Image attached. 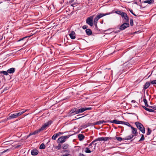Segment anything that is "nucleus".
<instances>
[{"instance_id": "f257e3e1", "label": "nucleus", "mask_w": 156, "mask_h": 156, "mask_svg": "<svg viewBox=\"0 0 156 156\" xmlns=\"http://www.w3.org/2000/svg\"><path fill=\"white\" fill-rule=\"evenodd\" d=\"M135 124L137 128L143 133H145V129L143 125L140 123L136 122L135 123Z\"/></svg>"}, {"instance_id": "f03ea898", "label": "nucleus", "mask_w": 156, "mask_h": 156, "mask_svg": "<svg viewBox=\"0 0 156 156\" xmlns=\"http://www.w3.org/2000/svg\"><path fill=\"white\" fill-rule=\"evenodd\" d=\"M70 136V135H69L61 136L58 139V143H62L66 141V140L69 138Z\"/></svg>"}, {"instance_id": "7ed1b4c3", "label": "nucleus", "mask_w": 156, "mask_h": 156, "mask_svg": "<svg viewBox=\"0 0 156 156\" xmlns=\"http://www.w3.org/2000/svg\"><path fill=\"white\" fill-rule=\"evenodd\" d=\"M93 16H91L87 18L86 20L87 23L91 27L93 26L94 23L93 22Z\"/></svg>"}, {"instance_id": "20e7f679", "label": "nucleus", "mask_w": 156, "mask_h": 156, "mask_svg": "<svg viewBox=\"0 0 156 156\" xmlns=\"http://www.w3.org/2000/svg\"><path fill=\"white\" fill-rule=\"evenodd\" d=\"M92 108L91 107H89V108H87V107H84V108H81L79 109H77L76 108V112L77 113V114H79L80 113H81L82 112H83L87 110H90L92 109Z\"/></svg>"}, {"instance_id": "39448f33", "label": "nucleus", "mask_w": 156, "mask_h": 156, "mask_svg": "<svg viewBox=\"0 0 156 156\" xmlns=\"http://www.w3.org/2000/svg\"><path fill=\"white\" fill-rule=\"evenodd\" d=\"M52 122V121L50 120L45 123L39 129L40 131L41 132L43 130H44L47 127L50 125Z\"/></svg>"}, {"instance_id": "423d86ee", "label": "nucleus", "mask_w": 156, "mask_h": 156, "mask_svg": "<svg viewBox=\"0 0 156 156\" xmlns=\"http://www.w3.org/2000/svg\"><path fill=\"white\" fill-rule=\"evenodd\" d=\"M122 17L123 19V20L124 22L129 23V17H128L127 14L124 12L122 14Z\"/></svg>"}, {"instance_id": "0eeeda50", "label": "nucleus", "mask_w": 156, "mask_h": 156, "mask_svg": "<svg viewBox=\"0 0 156 156\" xmlns=\"http://www.w3.org/2000/svg\"><path fill=\"white\" fill-rule=\"evenodd\" d=\"M129 26V23L124 22L123 24L120 26L119 29L121 30H123Z\"/></svg>"}, {"instance_id": "6e6552de", "label": "nucleus", "mask_w": 156, "mask_h": 156, "mask_svg": "<svg viewBox=\"0 0 156 156\" xmlns=\"http://www.w3.org/2000/svg\"><path fill=\"white\" fill-rule=\"evenodd\" d=\"M112 138L109 137H99L98 138L96 139H95V141H107L109 140H111Z\"/></svg>"}, {"instance_id": "1a4fd4ad", "label": "nucleus", "mask_w": 156, "mask_h": 156, "mask_svg": "<svg viewBox=\"0 0 156 156\" xmlns=\"http://www.w3.org/2000/svg\"><path fill=\"white\" fill-rule=\"evenodd\" d=\"M113 11H112V12L107 13H99L98 14L97 16L98 17V18L99 19H100V18H101L102 17L104 16H106L107 15H109V14H110L113 13Z\"/></svg>"}, {"instance_id": "9d476101", "label": "nucleus", "mask_w": 156, "mask_h": 156, "mask_svg": "<svg viewBox=\"0 0 156 156\" xmlns=\"http://www.w3.org/2000/svg\"><path fill=\"white\" fill-rule=\"evenodd\" d=\"M76 108H74L70 110L69 113V115L70 116L77 114L76 112Z\"/></svg>"}, {"instance_id": "9b49d317", "label": "nucleus", "mask_w": 156, "mask_h": 156, "mask_svg": "<svg viewBox=\"0 0 156 156\" xmlns=\"http://www.w3.org/2000/svg\"><path fill=\"white\" fill-rule=\"evenodd\" d=\"M132 129V135H133L134 136H136L137 134V129L136 128L133 127L132 126H131V127Z\"/></svg>"}, {"instance_id": "f8f14e48", "label": "nucleus", "mask_w": 156, "mask_h": 156, "mask_svg": "<svg viewBox=\"0 0 156 156\" xmlns=\"http://www.w3.org/2000/svg\"><path fill=\"white\" fill-rule=\"evenodd\" d=\"M109 122L115 123L116 124H122V121H119L116 119H115L113 120L109 121Z\"/></svg>"}, {"instance_id": "ddd939ff", "label": "nucleus", "mask_w": 156, "mask_h": 156, "mask_svg": "<svg viewBox=\"0 0 156 156\" xmlns=\"http://www.w3.org/2000/svg\"><path fill=\"white\" fill-rule=\"evenodd\" d=\"M151 83L150 82L147 81V82L144 85L143 87V90H145L146 89L148 88L150 86V85Z\"/></svg>"}, {"instance_id": "4468645a", "label": "nucleus", "mask_w": 156, "mask_h": 156, "mask_svg": "<svg viewBox=\"0 0 156 156\" xmlns=\"http://www.w3.org/2000/svg\"><path fill=\"white\" fill-rule=\"evenodd\" d=\"M40 132V131L39 130V129H37V130H36L34 132H32V133H30L28 135L27 137V138H28L30 136H31L32 135H35L37 133H39V132Z\"/></svg>"}, {"instance_id": "2eb2a0df", "label": "nucleus", "mask_w": 156, "mask_h": 156, "mask_svg": "<svg viewBox=\"0 0 156 156\" xmlns=\"http://www.w3.org/2000/svg\"><path fill=\"white\" fill-rule=\"evenodd\" d=\"M70 37L72 39H74L76 37V34L74 31H72L69 34Z\"/></svg>"}, {"instance_id": "dca6fc26", "label": "nucleus", "mask_w": 156, "mask_h": 156, "mask_svg": "<svg viewBox=\"0 0 156 156\" xmlns=\"http://www.w3.org/2000/svg\"><path fill=\"white\" fill-rule=\"evenodd\" d=\"M17 118L16 113L11 114L7 118L8 119H11L15 118Z\"/></svg>"}, {"instance_id": "f3484780", "label": "nucleus", "mask_w": 156, "mask_h": 156, "mask_svg": "<svg viewBox=\"0 0 156 156\" xmlns=\"http://www.w3.org/2000/svg\"><path fill=\"white\" fill-rule=\"evenodd\" d=\"M85 32L87 35L90 36L92 34V31L91 29H87L85 30Z\"/></svg>"}, {"instance_id": "a211bd4d", "label": "nucleus", "mask_w": 156, "mask_h": 156, "mask_svg": "<svg viewBox=\"0 0 156 156\" xmlns=\"http://www.w3.org/2000/svg\"><path fill=\"white\" fill-rule=\"evenodd\" d=\"M38 151L36 149H33L31 151V154L33 155H36L37 154Z\"/></svg>"}, {"instance_id": "6ab92c4d", "label": "nucleus", "mask_w": 156, "mask_h": 156, "mask_svg": "<svg viewBox=\"0 0 156 156\" xmlns=\"http://www.w3.org/2000/svg\"><path fill=\"white\" fill-rule=\"evenodd\" d=\"M154 0H147L142 2V3H147L149 4H152L154 3Z\"/></svg>"}, {"instance_id": "aec40b11", "label": "nucleus", "mask_w": 156, "mask_h": 156, "mask_svg": "<svg viewBox=\"0 0 156 156\" xmlns=\"http://www.w3.org/2000/svg\"><path fill=\"white\" fill-rule=\"evenodd\" d=\"M133 137H134V135H133L131 134L129 136H126L125 137L123 138V139H124V140H130L131 139H132V138H133Z\"/></svg>"}, {"instance_id": "412c9836", "label": "nucleus", "mask_w": 156, "mask_h": 156, "mask_svg": "<svg viewBox=\"0 0 156 156\" xmlns=\"http://www.w3.org/2000/svg\"><path fill=\"white\" fill-rule=\"evenodd\" d=\"M15 70V69L14 68H11L7 70V72L8 73L11 74L13 73Z\"/></svg>"}, {"instance_id": "4be33fe9", "label": "nucleus", "mask_w": 156, "mask_h": 156, "mask_svg": "<svg viewBox=\"0 0 156 156\" xmlns=\"http://www.w3.org/2000/svg\"><path fill=\"white\" fill-rule=\"evenodd\" d=\"M109 121H105L104 120H99V121L97 122V123L98 124V125H100L102 124H103L105 123H106L107 122H109Z\"/></svg>"}, {"instance_id": "5701e85b", "label": "nucleus", "mask_w": 156, "mask_h": 156, "mask_svg": "<svg viewBox=\"0 0 156 156\" xmlns=\"http://www.w3.org/2000/svg\"><path fill=\"white\" fill-rule=\"evenodd\" d=\"M97 141H95V140H93L90 144L89 145V148H90V149H91V150H93L92 149H93V146H92L93 145V144H94V143L95 142H97Z\"/></svg>"}, {"instance_id": "b1692460", "label": "nucleus", "mask_w": 156, "mask_h": 156, "mask_svg": "<svg viewBox=\"0 0 156 156\" xmlns=\"http://www.w3.org/2000/svg\"><path fill=\"white\" fill-rule=\"evenodd\" d=\"M78 137L79 138V140H81L84 138V136L83 134H79L78 136Z\"/></svg>"}, {"instance_id": "393cba45", "label": "nucleus", "mask_w": 156, "mask_h": 156, "mask_svg": "<svg viewBox=\"0 0 156 156\" xmlns=\"http://www.w3.org/2000/svg\"><path fill=\"white\" fill-rule=\"evenodd\" d=\"M69 147V145L66 144H65L62 145V148L64 150L67 149Z\"/></svg>"}, {"instance_id": "a878e982", "label": "nucleus", "mask_w": 156, "mask_h": 156, "mask_svg": "<svg viewBox=\"0 0 156 156\" xmlns=\"http://www.w3.org/2000/svg\"><path fill=\"white\" fill-rule=\"evenodd\" d=\"M93 151H91V149L90 148L86 147V150L85 152L87 153H90Z\"/></svg>"}, {"instance_id": "bb28decb", "label": "nucleus", "mask_w": 156, "mask_h": 156, "mask_svg": "<svg viewBox=\"0 0 156 156\" xmlns=\"http://www.w3.org/2000/svg\"><path fill=\"white\" fill-rule=\"evenodd\" d=\"M122 124H124L130 127H131V126H132L129 122H126L122 121Z\"/></svg>"}, {"instance_id": "cd10ccee", "label": "nucleus", "mask_w": 156, "mask_h": 156, "mask_svg": "<svg viewBox=\"0 0 156 156\" xmlns=\"http://www.w3.org/2000/svg\"><path fill=\"white\" fill-rule=\"evenodd\" d=\"M99 19L98 17L96 16L94 19V22H93L94 24H97Z\"/></svg>"}, {"instance_id": "c85d7f7f", "label": "nucleus", "mask_w": 156, "mask_h": 156, "mask_svg": "<svg viewBox=\"0 0 156 156\" xmlns=\"http://www.w3.org/2000/svg\"><path fill=\"white\" fill-rule=\"evenodd\" d=\"M143 101L145 103V106L147 107H148L149 105L148 104H147V100L146 99L145 97H144V99H143Z\"/></svg>"}, {"instance_id": "c756f323", "label": "nucleus", "mask_w": 156, "mask_h": 156, "mask_svg": "<svg viewBox=\"0 0 156 156\" xmlns=\"http://www.w3.org/2000/svg\"><path fill=\"white\" fill-rule=\"evenodd\" d=\"M58 135L57 133L54 134L52 137V139L53 140H55L58 137Z\"/></svg>"}, {"instance_id": "7c9ffc66", "label": "nucleus", "mask_w": 156, "mask_h": 156, "mask_svg": "<svg viewBox=\"0 0 156 156\" xmlns=\"http://www.w3.org/2000/svg\"><path fill=\"white\" fill-rule=\"evenodd\" d=\"M0 74H3L4 75H7L8 74V73L7 72V71H2L0 72Z\"/></svg>"}, {"instance_id": "2f4dec72", "label": "nucleus", "mask_w": 156, "mask_h": 156, "mask_svg": "<svg viewBox=\"0 0 156 156\" xmlns=\"http://www.w3.org/2000/svg\"><path fill=\"white\" fill-rule=\"evenodd\" d=\"M124 12H121L120 10H117L115 12V13L122 16V14Z\"/></svg>"}, {"instance_id": "473e14b6", "label": "nucleus", "mask_w": 156, "mask_h": 156, "mask_svg": "<svg viewBox=\"0 0 156 156\" xmlns=\"http://www.w3.org/2000/svg\"><path fill=\"white\" fill-rule=\"evenodd\" d=\"M40 149H44L45 148V146L44 144H42L40 146Z\"/></svg>"}, {"instance_id": "72a5a7b5", "label": "nucleus", "mask_w": 156, "mask_h": 156, "mask_svg": "<svg viewBox=\"0 0 156 156\" xmlns=\"http://www.w3.org/2000/svg\"><path fill=\"white\" fill-rule=\"evenodd\" d=\"M145 139L144 136L143 134L141 135V137L140 139L139 140V142H141L143 141Z\"/></svg>"}, {"instance_id": "f704fd0d", "label": "nucleus", "mask_w": 156, "mask_h": 156, "mask_svg": "<svg viewBox=\"0 0 156 156\" xmlns=\"http://www.w3.org/2000/svg\"><path fill=\"white\" fill-rule=\"evenodd\" d=\"M147 130H148V131H147V135H150L151 134V132H152V130L150 128H148Z\"/></svg>"}, {"instance_id": "c9c22d12", "label": "nucleus", "mask_w": 156, "mask_h": 156, "mask_svg": "<svg viewBox=\"0 0 156 156\" xmlns=\"http://www.w3.org/2000/svg\"><path fill=\"white\" fill-rule=\"evenodd\" d=\"M70 152V150H66V149H65V150H63V151H62L61 152V153H66V152H68V153H69Z\"/></svg>"}, {"instance_id": "e433bc0d", "label": "nucleus", "mask_w": 156, "mask_h": 156, "mask_svg": "<svg viewBox=\"0 0 156 156\" xmlns=\"http://www.w3.org/2000/svg\"><path fill=\"white\" fill-rule=\"evenodd\" d=\"M130 24L131 26H132L133 25V21L132 19H130Z\"/></svg>"}, {"instance_id": "4c0bfd02", "label": "nucleus", "mask_w": 156, "mask_h": 156, "mask_svg": "<svg viewBox=\"0 0 156 156\" xmlns=\"http://www.w3.org/2000/svg\"><path fill=\"white\" fill-rule=\"evenodd\" d=\"M61 147V145L60 144H58L57 146L55 147V148L57 150H58L60 149Z\"/></svg>"}, {"instance_id": "58836bf2", "label": "nucleus", "mask_w": 156, "mask_h": 156, "mask_svg": "<svg viewBox=\"0 0 156 156\" xmlns=\"http://www.w3.org/2000/svg\"><path fill=\"white\" fill-rule=\"evenodd\" d=\"M116 139L118 141H121L122 140H124L123 138H122L120 137H116Z\"/></svg>"}, {"instance_id": "ea45409f", "label": "nucleus", "mask_w": 156, "mask_h": 156, "mask_svg": "<svg viewBox=\"0 0 156 156\" xmlns=\"http://www.w3.org/2000/svg\"><path fill=\"white\" fill-rule=\"evenodd\" d=\"M151 83V84H156V80H153L151 81V82H150Z\"/></svg>"}, {"instance_id": "a19ab883", "label": "nucleus", "mask_w": 156, "mask_h": 156, "mask_svg": "<svg viewBox=\"0 0 156 156\" xmlns=\"http://www.w3.org/2000/svg\"><path fill=\"white\" fill-rule=\"evenodd\" d=\"M97 143L95 142L94 144H93V145H94V147L93 148V150H92V151H94L95 149L96 146L97 145Z\"/></svg>"}, {"instance_id": "79ce46f5", "label": "nucleus", "mask_w": 156, "mask_h": 156, "mask_svg": "<svg viewBox=\"0 0 156 156\" xmlns=\"http://www.w3.org/2000/svg\"><path fill=\"white\" fill-rule=\"evenodd\" d=\"M91 126V125L89 124V123H88V125H83L82 126H81L83 128H86L88 126Z\"/></svg>"}, {"instance_id": "37998d69", "label": "nucleus", "mask_w": 156, "mask_h": 156, "mask_svg": "<svg viewBox=\"0 0 156 156\" xmlns=\"http://www.w3.org/2000/svg\"><path fill=\"white\" fill-rule=\"evenodd\" d=\"M26 110L22 109L20 110V111L21 113L22 114L25 112L26 111Z\"/></svg>"}, {"instance_id": "c03bdc74", "label": "nucleus", "mask_w": 156, "mask_h": 156, "mask_svg": "<svg viewBox=\"0 0 156 156\" xmlns=\"http://www.w3.org/2000/svg\"><path fill=\"white\" fill-rule=\"evenodd\" d=\"M16 113L17 117L22 115L20 111L19 112Z\"/></svg>"}, {"instance_id": "a18cd8bd", "label": "nucleus", "mask_w": 156, "mask_h": 156, "mask_svg": "<svg viewBox=\"0 0 156 156\" xmlns=\"http://www.w3.org/2000/svg\"><path fill=\"white\" fill-rule=\"evenodd\" d=\"M129 11L134 16H137L136 15L135 13H134L133 12V10H132V9H129Z\"/></svg>"}, {"instance_id": "49530a36", "label": "nucleus", "mask_w": 156, "mask_h": 156, "mask_svg": "<svg viewBox=\"0 0 156 156\" xmlns=\"http://www.w3.org/2000/svg\"><path fill=\"white\" fill-rule=\"evenodd\" d=\"M89 124H90L91 126H94L95 125H98V124L97 123V122L93 123H89Z\"/></svg>"}, {"instance_id": "de8ad7c7", "label": "nucleus", "mask_w": 156, "mask_h": 156, "mask_svg": "<svg viewBox=\"0 0 156 156\" xmlns=\"http://www.w3.org/2000/svg\"><path fill=\"white\" fill-rule=\"evenodd\" d=\"M147 111H149V112H153L154 111L152 109H150L149 108H147Z\"/></svg>"}, {"instance_id": "09e8293b", "label": "nucleus", "mask_w": 156, "mask_h": 156, "mask_svg": "<svg viewBox=\"0 0 156 156\" xmlns=\"http://www.w3.org/2000/svg\"><path fill=\"white\" fill-rule=\"evenodd\" d=\"M88 27V26L87 25L83 26L82 27V28L83 29H87Z\"/></svg>"}, {"instance_id": "8fccbe9b", "label": "nucleus", "mask_w": 156, "mask_h": 156, "mask_svg": "<svg viewBox=\"0 0 156 156\" xmlns=\"http://www.w3.org/2000/svg\"><path fill=\"white\" fill-rule=\"evenodd\" d=\"M95 26V29L96 30H98V26L97 25V24H94Z\"/></svg>"}, {"instance_id": "3c124183", "label": "nucleus", "mask_w": 156, "mask_h": 156, "mask_svg": "<svg viewBox=\"0 0 156 156\" xmlns=\"http://www.w3.org/2000/svg\"><path fill=\"white\" fill-rule=\"evenodd\" d=\"M27 37H24L21 38V39H20L18 40V41H21L23 40L24 39L26 38H27Z\"/></svg>"}, {"instance_id": "603ef678", "label": "nucleus", "mask_w": 156, "mask_h": 156, "mask_svg": "<svg viewBox=\"0 0 156 156\" xmlns=\"http://www.w3.org/2000/svg\"><path fill=\"white\" fill-rule=\"evenodd\" d=\"M63 133H62V132H58V133H57V135L58 136H60V135L63 134Z\"/></svg>"}, {"instance_id": "864d4df0", "label": "nucleus", "mask_w": 156, "mask_h": 156, "mask_svg": "<svg viewBox=\"0 0 156 156\" xmlns=\"http://www.w3.org/2000/svg\"><path fill=\"white\" fill-rule=\"evenodd\" d=\"M69 154H66L61 155V156H69Z\"/></svg>"}, {"instance_id": "5fc2aeb1", "label": "nucleus", "mask_w": 156, "mask_h": 156, "mask_svg": "<svg viewBox=\"0 0 156 156\" xmlns=\"http://www.w3.org/2000/svg\"><path fill=\"white\" fill-rule=\"evenodd\" d=\"M74 0H70L69 1V3L71 4L73 3L74 2Z\"/></svg>"}, {"instance_id": "6e6d98bb", "label": "nucleus", "mask_w": 156, "mask_h": 156, "mask_svg": "<svg viewBox=\"0 0 156 156\" xmlns=\"http://www.w3.org/2000/svg\"><path fill=\"white\" fill-rule=\"evenodd\" d=\"M153 109L156 110V106H153L152 107Z\"/></svg>"}, {"instance_id": "4d7b16f0", "label": "nucleus", "mask_w": 156, "mask_h": 156, "mask_svg": "<svg viewBox=\"0 0 156 156\" xmlns=\"http://www.w3.org/2000/svg\"><path fill=\"white\" fill-rule=\"evenodd\" d=\"M131 102L132 103H135L136 101L134 100H132L131 101Z\"/></svg>"}, {"instance_id": "13d9d810", "label": "nucleus", "mask_w": 156, "mask_h": 156, "mask_svg": "<svg viewBox=\"0 0 156 156\" xmlns=\"http://www.w3.org/2000/svg\"><path fill=\"white\" fill-rule=\"evenodd\" d=\"M76 3H73V4H72L71 5L72 6H74V5H76Z\"/></svg>"}, {"instance_id": "bf43d9fd", "label": "nucleus", "mask_w": 156, "mask_h": 156, "mask_svg": "<svg viewBox=\"0 0 156 156\" xmlns=\"http://www.w3.org/2000/svg\"><path fill=\"white\" fill-rule=\"evenodd\" d=\"M80 155L81 156H84V154H80Z\"/></svg>"}, {"instance_id": "052dcab7", "label": "nucleus", "mask_w": 156, "mask_h": 156, "mask_svg": "<svg viewBox=\"0 0 156 156\" xmlns=\"http://www.w3.org/2000/svg\"><path fill=\"white\" fill-rule=\"evenodd\" d=\"M7 150H5V151H3V153H5V152H6L7 151Z\"/></svg>"}, {"instance_id": "680f3d73", "label": "nucleus", "mask_w": 156, "mask_h": 156, "mask_svg": "<svg viewBox=\"0 0 156 156\" xmlns=\"http://www.w3.org/2000/svg\"><path fill=\"white\" fill-rule=\"evenodd\" d=\"M113 147H109V149H112V148H113Z\"/></svg>"}, {"instance_id": "e2e57ef3", "label": "nucleus", "mask_w": 156, "mask_h": 156, "mask_svg": "<svg viewBox=\"0 0 156 156\" xmlns=\"http://www.w3.org/2000/svg\"><path fill=\"white\" fill-rule=\"evenodd\" d=\"M143 108L145 109V108H146V107L145 106H143Z\"/></svg>"}, {"instance_id": "0e129e2a", "label": "nucleus", "mask_w": 156, "mask_h": 156, "mask_svg": "<svg viewBox=\"0 0 156 156\" xmlns=\"http://www.w3.org/2000/svg\"><path fill=\"white\" fill-rule=\"evenodd\" d=\"M4 90H8V88L7 87L6 88H5V89H4Z\"/></svg>"}, {"instance_id": "69168bd1", "label": "nucleus", "mask_w": 156, "mask_h": 156, "mask_svg": "<svg viewBox=\"0 0 156 156\" xmlns=\"http://www.w3.org/2000/svg\"><path fill=\"white\" fill-rule=\"evenodd\" d=\"M147 108L146 107L145 108V109L146 110H147Z\"/></svg>"}, {"instance_id": "338daca9", "label": "nucleus", "mask_w": 156, "mask_h": 156, "mask_svg": "<svg viewBox=\"0 0 156 156\" xmlns=\"http://www.w3.org/2000/svg\"><path fill=\"white\" fill-rule=\"evenodd\" d=\"M130 114H133V115H135V113H130Z\"/></svg>"}, {"instance_id": "774afa93", "label": "nucleus", "mask_w": 156, "mask_h": 156, "mask_svg": "<svg viewBox=\"0 0 156 156\" xmlns=\"http://www.w3.org/2000/svg\"><path fill=\"white\" fill-rule=\"evenodd\" d=\"M20 146V145H18V146H17V147H19Z\"/></svg>"}]
</instances>
